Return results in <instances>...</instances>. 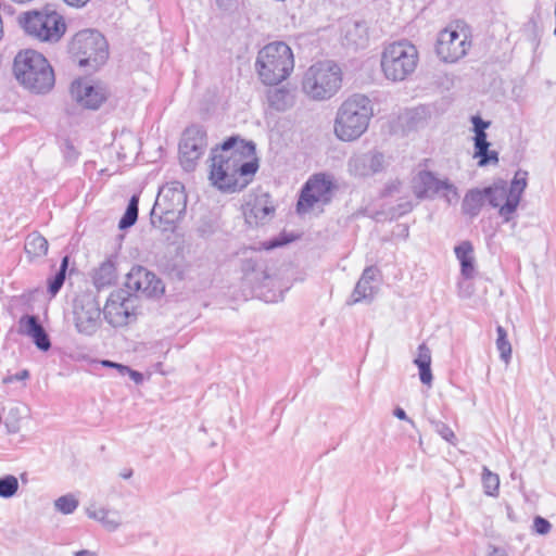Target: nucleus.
<instances>
[{"label":"nucleus","mask_w":556,"mask_h":556,"mask_svg":"<svg viewBox=\"0 0 556 556\" xmlns=\"http://www.w3.org/2000/svg\"><path fill=\"white\" fill-rule=\"evenodd\" d=\"M255 144L230 137L212 151L210 180L224 192H236L245 188L258 168L253 159Z\"/></svg>","instance_id":"nucleus-1"},{"label":"nucleus","mask_w":556,"mask_h":556,"mask_svg":"<svg viewBox=\"0 0 556 556\" xmlns=\"http://www.w3.org/2000/svg\"><path fill=\"white\" fill-rule=\"evenodd\" d=\"M372 115L369 98L358 93L349 97L342 102L336 114L333 123L336 137L345 142L358 139L367 130Z\"/></svg>","instance_id":"nucleus-2"},{"label":"nucleus","mask_w":556,"mask_h":556,"mask_svg":"<svg viewBox=\"0 0 556 556\" xmlns=\"http://www.w3.org/2000/svg\"><path fill=\"white\" fill-rule=\"evenodd\" d=\"M16 79L28 90L45 93L54 86V73L47 59L39 52L20 51L13 64Z\"/></svg>","instance_id":"nucleus-3"},{"label":"nucleus","mask_w":556,"mask_h":556,"mask_svg":"<svg viewBox=\"0 0 556 556\" xmlns=\"http://www.w3.org/2000/svg\"><path fill=\"white\" fill-rule=\"evenodd\" d=\"M187 206L185 187L179 181L163 186L151 211V224L154 228L166 232L174 231L176 224L184 216Z\"/></svg>","instance_id":"nucleus-4"},{"label":"nucleus","mask_w":556,"mask_h":556,"mask_svg":"<svg viewBox=\"0 0 556 556\" xmlns=\"http://www.w3.org/2000/svg\"><path fill=\"white\" fill-rule=\"evenodd\" d=\"M255 66L263 84L277 85L294 68L292 50L282 41L270 42L258 51Z\"/></svg>","instance_id":"nucleus-5"},{"label":"nucleus","mask_w":556,"mask_h":556,"mask_svg":"<svg viewBox=\"0 0 556 556\" xmlns=\"http://www.w3.org/2000/svg\"><path fill=\"white\" fill-rule=\"evenodd\" d=\"M342 84L341 68L331 61L317 62L304 73L303 92L313 100H327L333 97Z\"/></svg>","instance_id":"nucleus-6"},{"label":"nucleus","mask_w":556,"mask_h":556,"mask_svg":"<svg viewBox=\"0 0 556 556\" xmlns=\"http://www.w3.org/2000/svg\"><path fill=\"white\" fill-rule=\"evenodd\" d=\"M418 64L417 48L408 40L387 45L381 53V70L391 81H403L412 75Z\"/></svg>","instance_id":"nucleus-7"},{"label":"nucleus","mask_w":556,"mask_h":556,"mask_svg":"<svg viewBox=\"0 0 556 556\" xmlns=\"http://www.w3.org/2000/svg\"><path fill=\"white\" fill-rule=\"evenodd\" d=\"M71 53L77 59L79 66L97 70L109 58V46L104 36L94 29L78 31L72 39Z\"/></svg>","instance_id":"nucleus-8"},{"label":"nucleus","mask_w":556,"mask_h":556,"mask_svg":"<svg viewBox=\"0 0 556 556\" xmlns=\"http://www.w3.org/2000/svg\"><path fill=\"white\" fill-rule=\"evenodd\" d=\"M18 21L27 35L40 41L56 42L66 30L63 17L55 11H29Z\"/></svg>","instance_id":"nucleus-9"},{"label":"nucleus","mask_w":556,"mask_h":556,"mask_svg":"<svg viewBox=\"0 0 556 556\" xmlns=\"http://www.w3.org/2000/svg\"><path fill=\"white\" fill-rule=\"evenodd\" d=\"M101 308L91 292H81L75 296L72 305V319L76 331L92 337L101 326Z\"/></svg>","instance_id":"nucleus-10"},{"label":"nucleus","mask_w":556,"mask_h":556,"mask_svg":"<svg viewBox=\"0 0 556 556\" xmlns=\"http://www.w3.org/2000/svg\"><path fill=\"white\" fill-rule=\"evenodd\" d=\"M471 47V41L465 29L447 27L440 31L437 40V54L448 63H454L464 58Z\"/></svg>","instance_id":"nucleus-11"},{"label":"nucleus","mask_w":556,"mask_h":556,"mask_svg":"<svg viewBox=\"0 0 556 556\" xmlns=\"http://www.w3.org/2000/svg\"><path fill=\"white\" fill-rule=\"evenodd\" d=\"M136 298L125 290L110 294L103 308L105 320L113 327H122L135 319Z\"/></svg>","instance_id":"nucleus-12"},{"label":"nucleus","mask_w":556,"mask_h":556,"mask_svg":"<svg viewBox=\"0 0 556 556\" xmlns=\"http://www.w3.org/2000/svg\"><path fill=\"white\" fill-rule=\"evenodd\" d=\"M332 182L325 175H315L304 185L296 211L300 214L309 212L315 204H327L331 199Z\"/></svg>","instance_id":"nucleus-13"},{"label":"nucleus","mask_w":556,"mask_h":556,"mask_svg":"<svg viewBox=\"0 0 556 556\" xmlns=\"http://www.w3.org/2000/svg\"><path fill=\"white\" fill-rule=\"evenodd\" d=\"M206 148V134L200 126H191L179 143V159L186 170H192Z\"/></svg>","instance_id":"nucleus-14"},{"label":"nucleus","mask_w":556,"mask_h":556,"mask_svg":"<svg viewBox=\"0 0 556 556\" xmlns=\"http://www.w3.org/2000/svg\"><path fill=\"white\" fill-rule=\"evenodd\" d=\"M126 287L140 292L147 298L160 296L164 292V285L152 271L142 266H135L126 276Z\"/></svg>","instance_id":"nucleus-15"},{"label":"nucleus","mask_w":556,"mask_h":556,"mask_svg":"<svg viewBox=\"0 0 556 556\" xmlns=\"http://www.w3.org/2000/svg\"><path fill=\"white\" fill-rule=\"evenodd\" d=\"M384 155L379 151L354 154L349 159V173L356 177H368L384 169Z\"/></svg>","instance_id":"nucleus-16"},{"label":"nucleus","mask_w":556,"mask_h":556,"mask_svg":"<svg viewBox=\"0 0 556 556\" xmlns=\"http://www.w3.org/2000/svg\"><path fill=\"white\" fill-rule=\"evenodd\" d=\"M527 172H516L509 188H507L508 199L506 202L503 203V206H501V208L498 210L500 216L506 223L511 219L513 214L516 212L520 203L521 195L527 187Z\"/></svg>","instance_id":"nucleus-17"},{"label":"nucleus","mask_w":556,"mask_h":556,"mask_svg":"<svg viewBox=\"0 0 556 556\" xmlns=\"http://www.w3.org/2000/svg\"><path fill=\"white\" fill-rule=\"evenodd\" d=\"M18 333L29 337L40 351L47 352L51 348L49 334L36 315H24L20 318Z\"/></svg>","instance_id":"nucleus-18"},{"label":"nucleus","mask_w":556,"mask_h":556,"mask_svg":"<svg viewBox=\"0 0 556 556\" xmlns=\"http://www.w3.org/2000/svg\"><path fill=\"white\" fill-rule=\"evenodd\" d=\"M72 98L84 108L96 110L105 100V94L100 87H94L83 80H75L71 85Z\"/></svg>","instance_id":"nucleus-19"},{"label":"nucleus","mask_w":556,"mask_h":556,"mask_svg":"<svg viewBox=\"0 0 556 556\" xmlns=\"http://www.w3.org/2000/svg\"><path fill=\"white\" fill-rule=\"evenodd\" d=\"M443 181L438 179L431 172L421 170L414 178V193L419 199H433L441 192Z\"/></svg>","instance_id":"nucleus-20"},{"label":"nucleus","mask_w":556,"mask_h":556,"mask_svg":"<svg viewBox=\"0 0 556 556\" xmlns=\"http://www.w3.org/2000/svg\"><path fill=\"white\" fill-rule=\"evenodd\" d=\"M378 269L374 266L366 267L362 277L357 281L349 304H355L362 301H371L377 292V288L372 285L376 279Z\"/></svg>","instance_id":"nucleus-21"},{"label":"nucleus","mask_w":556,"mask_h":556,"mask_svg":"<svg viewBox=\"0 0 556 556\" xmlns=\"http://www.w3.org/2000/svg\"><path fill=\"white\" fill-rule=\"evenodd\" d=\"M248 205L250 208L245 213L247 220L252 223L251 219L254 218L255 225L268 222L275 213V206L268 193L256 197L253 203H249Z\"/></svg>","instance_id":"nucleus-22"},{"label":"nucleus","mask_w":556,"mask_h":556,"mask_svg":"<svg viewBox=\"0 0 556 556\" xmlns=\"http://www.w3.org/2000/svg\"><path fill=\"white\" fill-rule=\"evenodd\" d=\"M368 26L364 21L348 22L344 27V45L346 47L364 49L368 46Z\"/></svg>","instance_id":"nucleus-23"},{"label":"nucleus","mask_w":556,"mask_h":556,"mask_svg":"<svg viewBox=\"0 0 556 556\" xmlns=\"http://www.w3.org/2000/svg\"><path fill=\"white\" fill-rule=\"evenodd\" d=\"M87 516L99 521L108 531H115L122 525L121 514L104 507L90 506L86 510Z\"/></svg>","instance_id":"nucleus-24"},{"label":"nucleus","mask_w":556,"mask_h":556,"mask_svg":"<svg viewBox=\"0 0 556 556\" xmlns=\"http://www.w3.org/2000/svg\"><path fill=\"white\" fill-rule=\"evenodd\" d=\"M454 252L460 263V273L466 279H470L475 274L473 247L469 241H463L455 247Z\"/></svg>","instance_id":"nucleus-25"},{"label":"nucleus","mask_w":556,"mask_h":556,"mask_svg":"<svg viewBox=\"0 0 556 556\" xmlns=\"http://www.w3.org/2000/svg\"><path fill=\"white\" fill-rule=\"evenodd\" d=\"M485 201L483 189H470L466 192L463 199L462 212L470 218H475L479 215Z\"/></svg>","instance_id":"nucleus-26"},{"label":"nucleus","mask_w":556,"mask_h":556,"mask_svg":"<svg viewBox=\"0 0 556 556\" xmlns=\"http://www.w3.org/2000/svg\"><path fill=\"white\" fill-rule=\"evenodd\" d=\"M269 105L276 111H287L294 104V94L287 88H276L267 92Z\"/></svg>","instance_id":"nucleus-27"},{"label":"nucleus","mask_w":556,"mask_h":556,"mask_svg":"<svg viewBox=\"0 0 556 556\" xmlns=\"http://www.w3.org/2000/svg\"><path fill=\"white\" fill-rule=\"evenodd\" d=\"M485 200L493 207L503 206V202L508 199L507 184L506 181L500 179L495 181L493 185L483 188Z\"/></svg>","instance_id":"nucleus-28"},{"label":"nucleus","mask_w":556,"mask_h":556,"mask_svg":"<svg viewBox=\"0 0 556 556\" xmlns=\"http://www.w3.org/2000/svg\"><path fill=\"white\" fill-rule=\"evenodd\" d=\"M116 268L112 261H104L94 271L93 283L97 288H104L116 281Z\"/></svg>","instance_id":"nucleus-29"},{"label":"nucleus","mask_w":556,"mask_h":556,"mask_svg":"<svg viewBox=\"0 0 556 556\" xmlns=\"http://www.w3.org/2000/svg\"><path fill=\"white\" fill-rule=\"evenodd\" d=\"M48 247L49 244L47 239L39 232L35 231L27 236L24 249L30 257H41L47 254Z\"/></svg>","instance_id":"nucleus-30"},{"label":"nucleus","mask_w":556,"mask_h":556,"mask_svg":"<svg viewBox=\"0 0 556 556\" xmlns=\"http://www.w3.org/2000/svg\"><path fill=\"white\" fill-rule=\"evenodd\" d=\"M138 204H139V198L138 195H132L128 202V205L126 207V211L124 215L122 216L118 228L119 229H127L135 225L138 218Z\"/></svg>","instance_id":"nucleus-31"},{"label":"nucleus","mask_w":556,"mask_h":556,"mask_svg":"<svg viewBox=\"0 0 556 556\" xmlns=\"http://www.w3.org/2000/svg\"><path fill=\"white\" fill-rule=\"evenodd\" d=\"M68 263H70V257L66 255L62 258L59 270L49 280L48 290L52 296H54L60 291V289L62 288V286L65 281Z\"/></svg>","instance_id":"nucleus-32"},{"label":"nucleus","mask_w":556,"mask_h":556,"mask_svg":"<svg viewBox=\"0 0 556 556\" xmlns=\"http://www.w3.org/2000/svg\"><path fill=\"white\" fill-rule=\"evenodd\" d=\"M496 332V348L500 351L501 359L507 365L511 357V344L507 340V332L502 326H497Z\"/></svg>","instance_id":"nucleus-33"},{"label":"nucleus","mask_w":556,"mask_h":556,"mask_svg":"<svg viewBox=\"0 0 556 556\" xmlns=\"http://www.w3.org/2000/svg\"><path fill=\"white\" fill-rule=\"evenodd\" d=\"M78 504L79 502L77 497L74 494L70 493L56 498L54 501V508L64 515H70L76 510Z\"/></svg>","instance_id":"nucleus-34"},{"label":"nucleus","mask_w":556,"mask_h":556,"mask_svg":"<svg viewBox=\"0 0 556 556\" xmlns=\"http://www.w3.org/2000/svg\"><path fill=\"white\" fill-rule=\"evenodd\" d=\"M482 483L486 495L496 496L500 486V478L496 473L489 470L488 467L482 469Z\"/></svg>","instance_id":"nucleus-35"},{"label":"nucleus","mask_w":556,"mask_h":556,"mask_svg":"<svg viewBox=\"0 0 556 556\" xmlns=\"http://www.w3.org/2000/svg\"><path fill=\"white\" fill-rule=\"evenodd\" d=\"M18 481L12 475L0 478V497L10 498L17 492Z\"/></svg>","instance_id":"nucleus-36"},{"label":"nucleus","mask_w":556,"mask_h":556,"mask_svg":"<svg viewBox=\"0 0 556 556\" xmlns=\"http://www.w3.org/2000/svg\"><path fill=\"white\" fill-rule=\"evenodd\" d=\"M430 422L434 429V431L445 441L455 444V433L454 431L444 422L440 420L430 419Z\"/></svg>","instance_id":"nucleus-37"},{"label":"nucleus","mask_w":556,"mask_h":556,"mask_svg":"<svg viewBox=\"0 0 556 556\" xmlns=\"http://www.w3.org/2000/svg\"><path fill=\"white\" fill-rule=\"evenodd\" d=\"M447 204L456 203L459 199V194L457 188L451 184L447 179H445L442 184V190L439 193Z\"/></svg>","instance_id":"nucleus-38"},{"label":"nucleus","mask_w":556,"mask_h":556,"mask_svg":"<svg viewBox=\"0 0 556 556\" xmlns=\"http://www.w3.org/2000/svg\"><path fill=\"white\" fill-rule=\"evenodd\" d=\"M215 223L211 219H201L199 226L197 227V233L201 238H210L216 232Z\"/></svg>","instance_id":"nucleus-39"},{"label":"nucleus","mask_w":556,"mask_h":556,"mask_svg":"<svg viewBox=\"0 0 556 556\" xmlns=\"http://www.w3.org/2000/svg\"><path fill=\"white\" fill-rule=\"evenodd\" d=\"M414 364L416 366L431 365V351L425 343L418 346V353L417 357L414 359Z\"/></svg>","instance_id":"nucleus-40"},{"label":"nucleus","mask_w":556,"mask_h":556,"mask_svg":"<svg viewBox=\"0 0 556 556\" xmlns=\"http://www.w3.org/2000/svg\"><path fill=\"white\" fill-rule=\"evenodd\" d=\"M486 137V132L475 134L473 146L476 155H481V153L485 152L486 148L490 147V142Z\"/></svg>","instance_id":"nucleus-41"},{"label":"nucleus","mask_w":556,"mask_h":556,"mask_svg":"<svg viewBox=\"0 0 556 556\" xmlns=\"http://www.w3.org/2000/svg\"><path fill=\"white\" fill-rule=\"evenodd\" d=\"M475 157L479 159L478 165L485 166L488 164H497L498 163V153L496 151H490L486 148L485 152H482L481 155L473 154Z\"/></svg>","instance_id":"nucleus-42"},{"label":"nucleus","mask_w":556,"mask_h":556,"mask_svg":"<svg viewBox=\"0 0 556 556\" xmlns=\"http://www.w3.org/2000/svg\"><path fill=\"white\" fill-rule=\"evenodd\" d=\"M533 528L538 534L545 535L551 531L552 525L547 519L536 516L533 520Z\"/></svg>","instance_id":"nucleus-43"},{"label":"nucleus","mask_w":556,"mask_h":556,"mask_svg":"<svg viewBox=\"0 0 556 556\" xmlns=\"http://www.w3.org/2000/svg\"><path fill=\"white\" fill-rule=\"evenodd\" d=\"M417 367L419 369L420 381L424 384L431 387L433 377H432L430 365H424V366H417Z\"/></svg>","instance_id":"nucleus-44"},{"label":"nucleus","mask_w":556,"mask_h":556,"mask_svg":"<svg viewBox=\"0 0 556 556\" xmlns=\"http://www.w3.org/2000/svg\"><path fill=\"white\" fill-rule=\"evenodd\" d=\"M471 123L475 134L485 132V129L490 127V122L483 121L479 115L472 116Z\"/></svg>","instance_id":"nucleus-45"},{"label":"nucleus","mask_w":556,"mask_h":556,"mask_svg":"<svg viewBox=\"0 0 556 556\" xmlns=\"http://www.w3.org/2000/svg\"><path fill=\"white\" fill-rule=\"evenodd\" d=\"M28 377H29L28 370L24 369V370L17 372L16 375H14V376H10V377L4 378L3 382L8 383V382H12L13 380H24V379H27Z\"/></svg>","instance_id":"nucleus-46"},{"label":"nucleus","mask_w":556,"mask_h":556,"mask_svg":"<svg viewBox=\"0 0 556 556\" xmlns=\"http://www.w3.org/2000/svg\"><path fill=\"white\" fill-rule=\"evenodd\" d=\"M116 141H125L127 143H130L132 146H136L137 143V140L135 138V136L130 132V131H123L119 137L116 139Z\"/></svg>","instance_id":"nucleus-47"},{"label":"nucleus","mask_w":556,"mask_h":556,"mask_svg":"<svg viewBox=\"0 0 556 556\" xmlns=\"http://www.w3.org/2000/svg\"><path fill=\"white\" fill-rule=\"evenodd\" d=\"M256 265V262L253 261L252 258L245 260L242 263V270L244 271L245 275H248L249 273L255 270Z\"/></svg>","instance_id":"nucleus-48"},{"label":"nucleus","mask_w":556,"mask_h":556,"mask_svg":"<svg viewBox=\"0 0 556 556\" xmlns=\"http://www.w3.org/2000/svg\"><path fill=\"white\" fill-rule=\"evenodd\" d=\"M394 416L401 420H406L413 425V420L409 419L405 413V410L401 407H396L393 412Z\"/></svg>","instance_id":"nucleus-49"},{"label":"nucleus","mask_w":556,"mask_h":556,"mask_svg":"<svg viewBox=\"0 0 556 556\" xmlns=\"http://www.w3.org/2000/svg\"><path fill=\"white\" fill-rule=\"evenodd\" d=\"M129 377L137 383H141L143 381V376L141 372L130 369Z\"/></svg>","instance_id":"nucleus-50"},{"label":"nucleus","mask_w":556,"mask_h":556,"mask_svg":"<svg viewBox=\"0 0 556 556\" xmlns=\"http://www.w3.org/2000/svg\"><path fill=\"white\" fill-rule=\"evenodd\" d=\"M77 152L75 151L74 147L67 144L66 146V152H65V157L66 159H70V160H75L77 157Z\"/></svg>","instance_id":"nucleus-51"},{"label":"nucleus","mask_w":556,"mask_h":556,"mask_svg":"<svg viewBox=\"0 0 556 556\" xmlns=\"http://www.w3.org/2000/svg\"><path fill=\"white\" fill-rule=\"evenodd\" d=\"M68 5L81 8L84 7L89 0H64Z\"/></svg>","instance_id":"nucleus-52"},{"label":"nucleus","mask_w":556,"mask_h":556,"mask_svg":"<svg viewBox=\"0 0 556 556\" xmlns=\"http://www.w3.org/2000/svg\"><path fill=\"white\" fill-rule=\"evenodd\" d=\"M488 556H508L507 553L498 547H493V549L489 553Z\"/></svg>","instance_id":"nucleus-53"},{"label":"nucleus","mask_w":556,"mask_h":556,"mask_svg":"<svg viewBox=\"0 0 556 556\" xmlns=\"http://www.w3.org/2000/svg\"><path fill=\"white\" fill-rule=\"evenodd\" d=\"M116 369L118 370V372L122 375V376H125V375H129V371H130V367L126 366V365H123V364H118L116 366Z\"/></svg>","instance_id":"nucleus-54"},{"label":"nucleus","mask_w":556,"mask_h":556,"mask_svg":"<svg viewBox=\"0 0 556 556\" xmlns=\"http://www.w3.org/2000/svg\"><path fill=\"white\" fill-rule=\"evenodd\" d=\"M400 214L407 213L412 210V204L409 202H405L404 204H400Z\"/></svg>","instance_id":"nucleus-55"},{"label":"nucleus","mask_w":556,"mask_h":556,"mask_svg":"<svg viewBox=\"0 0 556 556\" xmlns=\"http://www.w3.org/2000/svg\"><path fill=\"white\" fill-rule=\"evenodd\" d=\"M75 556H98L94 552L83 549L77 553H75Z\"/></svg>","instance_id":"nucleus-56"},{"label":"nucleus","mask_w":556,"mask_h":556,"mask_svg":"<svg viewBox=\"0 0 556 556\" xmlns=\"http://www.w3.org/2000/svg\"><path fill=\"white\" fill-rule=\"evenodd\" d=\"M101 364L104 366V367H111V368H115L116 369V366L118 365V363H115V362H112V361H102Z\"/></svg>","instance_id":"nucleus-57"},{"label":"nucleus","mask_w":556,"mask_h":556,"mask_svg":"<svg viewBox=\"0 0 556 556\" xmlns=\"http://www.w3.org/2000/svg\"><path fill=\"white\" fill-rule=\"evenodd\" d=\"M131 476H132L131 469H126V470L119 472V477L123 479H129Z\"/></svg>","instance_id":"nucleus-58"},{"label":"nucleus","mask_w":556,"mask_h":556,"mask_svg":"<svg viewBox=\"0 0 556 556\" xmlns=\"http://www.w3.org/2000/svg\"><path fill=\"white\" fill-rule=\"evenodd\" d=\"M286 242H288L287 240L285 241H279V240H274L270 242L269 247L268 248H277V247H280L282 244H285Z\"/></svg>","instance_id":"nucleus-59"},{"label":"nucleus","mask_w":556,"mask_h":556,"mask_svg":"<svg viewBox=\"0 0 556 556\" xmlns=\"http://www.w3.org/2000/svg\"><path fill=\"white\" fill-rule=\"evenodd\" d=\"M9 432H15V430L13 429V427H10Z\"/></svg>","instance_id":"nucleus-60"},{"label":"nucleus","mask_w":556,"mask_h":556,"mask_svg":"<svg viewBox=\"0 0 556 556\" xmlns=\"http://www.w3.org/2000/svg\"><path fill=\"white\" fill-rule=\"evenodd\" d=\"M9 432H15V430L13 429V427H10Z\"/></svg>","instance_id":"nucleus-61"}]
</instances>
